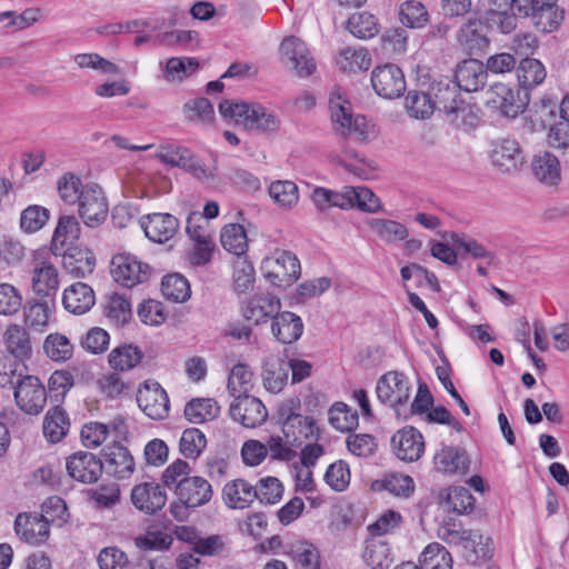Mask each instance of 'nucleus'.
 Instances as JSON below:
<instances>
[{
    "mask_svg": "<svg viewBox=\"0 0 569 569\" xmlns=\"http://www.w3.org/2000/svg\"><path fill=\"white\" fill-rule=\"evenodd\" d=\"M219 111L222 117L251 131L274 132L281 124L279 116L260 103L224 100L220 102Z\"/></svg>",
    "mask_w": 569,
    "mask_h": 569,
    "instance_id": "obj_1",
    "label": "nucleus"
},
{
    "mask_svg": "<svg viewBox=\"0 0 569 569\" xmlns=\"http://www.w3.org/2000/svg\"><path fill=\"white\" fill-rule=\"evenodd\" d=\"M174 495L177 500L170 505V513L182 522L189 517V510L202 507L211 500L213 490L207 479L190 476L177 486Z\"/></svg>",
    "mask_w": 569,
    "mask_h": 569,
    "instance_id": "obj_2",
    "label": "nucleus"
},
{
    "mask_svg": "<svg viewBox=\"0 0 569 569\" xmlns=\"http://www.w3.org/2000/svg\"><path fill=\"white\" fill-rule=\"evenodd\" d=\"M511 9L518 16L529 18L532 26L541 32L557 30L565 12L557 6V0H511Z\"/></svg>",
    "mask_w": 569,
    "mask_h": 569,
    "instance_id": "obj_3",
    "label": "nucleus"
},
{
    "mask_svg": "<svg viewBox=\"0 0 569 569\" xmlns=\"http://www.w3.org/2000/svg\"><path fill=\"white\" fill-rule=\"evenodd\" d=\"M260 269L266 280L278 288L291 286L301 273L299 259L286 250H276L271 256L266 257Z\"/></svg>",
    "mask_w": 569,
    "mask_h": 569,
    "instance_id": "obj_4",
    "label": "nucleus"
},
{
    "mask_svg": "<svg viewBox=\"0 0 569 569\" xmlns=\"http://www.w3.org/2000/svg\"><path fill=\"white\" fill-rule=\"evenodd\" d=\"M8 382L14 389L17 406L29 415L40 413L47 403V391L42 382L34 376H21L12 373ZM0 383H7L4 378Z\"/></svg>",
    "mask_w": 569,
    "mask_h": 569,
    "instance_id": "obj_5",
    "label": "nucleus"
},
{
    "mask_svg": "<svg viewBox=\"0 0 569 569\" xmlns=\"http://www.w3.org/2000/svg\"><path fill=\"white\" fill-rule=\"evenodd\" d=\"M329 108L337 133L343 137H355L360 141L367 138V119L360 114L353 117L350 111V103L342 99L340 93L335 91L330 93Z\"/></svg>",
    "mask_w": 569,
    "mask_h": 569,
    "instance_id": "obj_6",
    "label": "nucleus"
},
{
    "mask_svg": "<svg viewBox=\"0 0 569 569\" xmlns=\"http://www.w3.org/2000/svg\"><path fill=\"white\" fill-rule=\"evenodd\" d=\"M488 104L498 109L507 118H516L529 103V94L521 88H510L505 83H495L488 90Z\"/></svg>",
    "mask_w": 569,
    "mask_h": 569,
    "instance_id": "obj_7",
    "label": "nucleus"
},
{
    "mask_svg": "<svg viewBox=\"0 0 569 569\" xmlns=\"http://www.w3.org/2000/svg\"><path fill=\"white\" fill-rule=\"evenodd\" d=\"M110 272L116 282L132 288L149 279L151 268L133 254L118 253L111 260Z\"/></svg>",
    "mask_w": 569,
    "mask_h": 569,
    "instance_id": "obj_8",
    "label": "nucleus"
},
{
    "mask_svg": "<svg viewBox=\"0 0 569 569\" xmlns=\"http://www.w3.org/2000/svg\"><path fill=\"white\" fill-rule=\"evenodd\" d=\"M139 408L153 420L169 416L170 402L166 390L156 380H146L137 392Z\"/></svg>",
    "mask_w": 569,
    "mask_h": 569,
    "instance_id": "obj_9",
    "label": "nucleus"
},
{
    "mask_svg": "<svg viewBox=\"0 0 569 569\" xmlns=\"http://www.w3.org/2000/svg\"><path fill=\"white\" fill-rule=\"evenodd\" d=\"M371 84L376 93L386 99L399 98L406 90L403 72L393 63L376 67L371 73Z\"/></svg>",
    "mask_w": 569,
    "mask_h": 569,
    "instance_id": "obj_10",
    "label": "nucleus"
},
{
    "mask_svg": "<svg viewBox=\"0 0 569 569\" xmlns=\"http://www.w3.org/2000/svg\"><path fill=\"white\" fill-rule=\"evenodd\" d=\"M280 415L284 417L282 432L290 445L300 446L303 440L316 438L318 428L312 417L293 412L292 409L287 406L280 408Z\"/></svg>",
    "mask_w": 569,
    "mask_h": 569,
    "instance_id": "obj_11",
    "label": "nucleus"
},
{
    "mask_svg": "<svg viewBox=\"0 0 569 569\" xmlns=\"http://www.w3.org/2000/svg\"><path fill=\"white\" fill-rule=\"evenodd\" d=\"M79 216L88 227L94 228L102 223L108 216V204L102 189L96 183H87L84 193L77 202Z\"/></svg>",
    "mask_w": 569,
    "mask_h": 569,
    "instance_id": "obj_12",
    "label": "nucleus"
},
{
    "mask_svg": "<svg viewBox=\"0 0 569 569\" xmlns=\"http://www.w3.org/2000/svg\"><path fill=\"white\" fill-rule=\"evenodd\" d=\"M376 392L381 402L389 403L398 410L399 406L407 403L410 398V383L403 373L390 371L378 380Z\"/></svg>",
    "mask_w": 569,
    "mask_h": 569,
    "instance_id": "obj_13",
    "label": "nucleus"
},
{
    "mask_svg": "<svg viewBox=\"0 0 569 569\" xmlns=\"http://www.w3.org/2000/svg\"><path fill=\"white\" fill-rule=\"evenodd\" d=\"M281 53L291 63L292 70L300 78L311 76L317 63L307 44L293 36L286 38L280 46Z\"/></svg>",
    "mask_w": 569,
    "mask_h": 569,
    "instance_id": "obj_14",
    "label": "nucleus"
},
{
    "mask_svg": "<svg viewBox=\"0 0 569 569\" xmlns=\"http://www.w3.org/2000/svg\"><path fill=\"white\" fill-rule=\"evenodd\" d=\"M391 447L398 459L407 462L417 461L425 452L423 436L413 427H405L392 436Z\"/></svg>",
    "mask_w": 569,
    "mask_h": 569,
    "instance_id": "obj_15",
    "label": "nucleus"
},
{
    "mask_svg": "<svg viewBox=\"0 0 569 569\" xmlns=\"http://www.w3.org/2000/svg\"><path fill=\"white\" fill-rule=\"evenodd\" d=\"M66 468L68 475L80 482H96L103 470V463L93 453L79 451L67 459Z\"/></svg>",
    "mask_w": 569,
    "mask_h": 569,
    "instance_id": "obj_16",
    "label": "nucleus"
},
{
    "mask_svg": "<svg viewBox=\"0 0 569 569\" xmlns=\"http://www.w3.org/2000/svg\"><path fill=\"white\" fill-rule=\"evenodd\" d=\"M234 399L229 409L233 420L246 428H256L266 421L268 412L258 398L244 395Z\"/></svg>",
    "mask_w": 569,
    "mask_h": 569,
    "instance_id": "obj_17",
    "label": "nucleus"
},
{
    "mask_svg": "<svg viewBox=\"0 0 569 569\" xmlns=\"http://www.w3.org/2000/svg\"><path fill=\"white\" fill-rule=\"evenodd\" d=\"M32 291L41 297L53 299L59 289V273L51 261L36 258L31 271Z\"/></svg>",
    "mask_w": 569,
    "mask_h": 569,
    "instance_id": "obj_18",
    "label": "nucleus"
},
{
    "mask_svg": "<svg viewBox=\"0 0 569 569\" xmlns=\"http://www.w3.org/2000/svg\"><path fill=\"white\" fill-rule=\"evenodd\" d=\"M131 502L141 512L154 515L167 502L164 489L157 482H143L136 485L131 490Z\"/></svg>",
    "mask_w": 569,
    "mask_h": 569,
    "instance_id": "obj_19",
    "label": "nucleus"
},
{
    "mask_svg": "<svg viewBox=\"0 0 569 569\" xmlns=\"http://www.w3.org/2000/svg\"><path fill=\"white\" fill-rule=\"evenodd\" d=\"M147 238L157 243L172 239L179 230L178 219L170 213H150L140 219Z\"/></svg>",
    "mask_w": 569,
    "mask_h": 569,
    "instance_id": "obj_20",
    "label": "nucleus"
},
{
    "mask_svg": "<svg viewBox=\"0 0 569 569\" xmlns=\"http://www.w3.org/2000/svg\"><path fill=\"white\" fill-rule=\"evenodd\" d=\"M436 471L442 475H466L470 468V459L463 448L443 446L433 457Z\"/></svg>",
    "mask_w": 569,
    "mask_h": 569,
    "instance_id": "obj_21",
    "label": "nucleus"
},
{
    "mask_svg": "<svg viewBox=\"0 0 569 569\" xmlns=\"http://www.w3.org/2000/svg\"><path fill=\"white\" fill-rule=\"evenodd\" d=\"M16 535L27 543L41 545L50 533V527L41 516L19 513L14 520Z\"/></svg>",
    "mask_w": 569,
    "mask_h": 569,
    "instance_id": "obj_22",
    "label": "nucleus"
},
{
    "mask_svg": "<svg viewBox=\"0 0 569 569\" xmlns=\"http://www.w3.org/2000/svg\"><path fill=\"white\" fill-rule=\"evenodd\" d=\"M487 70L483 63L477 59L462 61L456 69L453 81L460 90L476 92L487 82Z\"/></svg>",
    "mask_w": 569,
    "mask_h": 569,
    "instance_id": "obj_23",
    "label": "nucleus"
},
{
    "mask_svg": "<svg viewBox=\"0 0 569 569\" xmlns=\"http://www.w3.org/2000/svg\"><path fill=\"white\" fill-rule=\"evenodd\" d=\"M254 485L242 478L228 481L222 489V500L230 509L249 508L257 500Z\"/></svg>",
    "mask_w": 569,
    "mask_h": 569,
    "instance_id": "obj_24",
    "label": "nucleus"
},
{
    "mask_svg": "<svg viewBox=\"0 0 569 569\" xmlns=\"http://www.w3.org/2000/svg\"><path fill=\"white\" fill-rule=\"evenodd\" d=\"M280 310V300L267 295H256L248 299L242 306V315L246 320L253 325L266 322L269 318L277 316Z\"/></svg>",
    "mask_w": 569,
    "mask_h": 569,
    "instance_id": "obj_25",
    "label": "nucleus"
},
{
    "mask_svg": "<svg viewBox=\"0 0 569 569\" xmlns=\"http://www.w3.org/2000/svg\"><path fill=\"white\" fill-rule=\"evenodd\" d=\"M103 468L118 479H127L134 471V460L130 451L120 443H113L104 452Z\"/></svg>",
    "mask_w": 569,
    "mask_h": 569,
    "instance_id": "obj_26",
    "label": "nucleus"
},
{
    "mask_svg": "<svg viewBox=\"0 0 569 569\" xmlns=\"http://www.w3.org/2000/svg\"><path fill=\"white\" fill-rule=\"evenodd\" d=\"M491 160L500 170L510 172L523 163L525 157L516 140L503 138L493 143Z\"/></svg>",
    "mask_w": 569,
    "mask_h": 569,
    "instance_id": "obj_27",
    "label": "nucleus"
},
{
    "mask_svg": "<svg viewBox=\"0 0 569 569\" xmlns=\"http://www.w3.org/2000/svg\"><path fill=\"white\" fill-rule=\"evenodd\" d=\"M361 557L371 569H388L395 561L389 541L378 537H369L365 540Z\"/></svg>",
    "mask_w": 569,
    "mask_h": 569,
    "instance_id": "obj_28",
    "label": "nucleus"
},
{
    "mask_svg": "<svg viewBox=\"0 0 569 569\" xmlns=\"http://www.w3.org/2000/svg\"><path fill=\"white\" fill-rule=\"evenodd\" d=\"M94 302V291L84 282L71 284L64 290L62 297L64 308L74 315L86 313L93 307Z\"/></svg>",
    "mask_w": 569,
    "mask_h": 569,
    "instance_id": "obj_29",
    "label": "nucleus"
},
{
    "mask_svg": "<svg viewBox=\"0 0 569 569\" xmlns=\"http://www.w3.org/2000/svg\"><path fill=\"white\" fill-rule=\"evenodd\" d=\"M487 31L488 27L482 21L469 20L459 30L458 41L470 54H477L489 44Z\"/></svg>",
    "mask_w": 569,
    "mask_h": 569,
    "instance_id": "obj_30",
    "label": "nucleus"
},
{
    "mask_svg": "<svg viewBox=\"0 0 569 569\" xmlns=\"http://www.w3.org/2000/svg\"><path fill=\"white\" fill-rule=\"evenodd\" d=\"M351 192H353L352 187H345L341 191L317 187L312 191L311 199L320 212H327L331 208L348 210L351 209V200L349 196Z\"/></svg>",
    "mask_w": 569,
    "mask_h": 569,
    "instance_id": "obj_31",
    "label": "nucleus"
},
{
    "mask_svg": "<svg viewBox=\"0 0 569 569\" xmlns=\"http://www.w3.org/2000/svg\"><path fill=\"white\" fill-rule=\"evenodd\" d=\"M449 239L461 257L468 256L475 260H483L487 264H491L496 259L493 251L469 234L451 232Z\"/></svg>",
    "mask_w": 569,
    "mask_h": 569,
    "instance_id": "obj_32",
    "label": "nucleus"
},
{
    "mask_svg": "<svg viewBox=\"0 0 569 569\" xmlns=\"http://www.w3.org/2000/svg\"><path fill=\"white\" fill-rule=\"evenodd\" d=\"M271 330L278 341L292 343L301 337L303 323L301 318L297 315L284 311L273 317Z\"/></svg>",
    "mask_w": 569,
    "mask_h": 569,
    "instance_id": "obj_33",
    "label": "nucleus"
},
{
    "mask_svg": "<svg viewBox=\"0 0 569 569\" xmlns=\"http://www.w3.org/2000/svg\"><path fill=\"white\" fill-rule=\"evenodd\" d=\"M284 555L301 568H320V553L316 546L307 540H296L287 543L284 547Z\"/></svg>",
    "mask_w": 569,
    "mask_h": 569,
    "instance_id": "obj_34",
    "label": "nucleus"
},
{
    "mask_svg": "<svg viewBox=\"0 0 569 569\" xmlns=\"http://www.w3.org/2000/svg\"><path fill=\"white\" fill-rule=\"evenodd\" d=\"M54 310V300L41 298L40 300L31 299L26 307V325L38 332L44 331L48 327L50 317Z\"/></svg>",
    "mask_w": 569,
    "mask_h": 569,
    "instance_id": "obj_35",
    "label": "nucleus"
},
{
    "mask_svg": "<svg viewBox=\"0 0 569 569\" xmlns=\"http://www.w3.org/2000/svg\"><path fill=\"white\" fill-rule=\"evenodd\" d=\"M451 546L460 548L462 557L470 563H476L488 555L483 536L478 530H465Z\"/></svg>",
    "mask_w": 569,
    "mask_h": 569,
    "instance_id": "obj_36",
    "label": "nucleus"
},
{
    "mask_svg": "<svg viewBox=\"0 0 569 569\" xmlns=\"http://www.w3.org/2000/svg\"><path fill=\"white\" fill-rule=\"evenodd\" d=\"M531 168L535 177L542 183L553 186L560 180V160L551 152L545 151L535 156Z\"/></svg>",
    "mask_w": 569,
    "mask_h": 569,
    "instance_id": "obj_37",
    "label": "nucleus"
},
{
    "mask_svg": "<svg viewBox=\"0 0 569 569\" xmlns=\"http://www.w3.org/2000/svg\"><path fill=\"white\" fill-rule=\"evenodd\" d=\"M519 86L522 90L535 88L541 84L547 76L542 62L535 58H522L516 69Z\"/></svg>",
    "mask_w": 569,
    "mask_h": 569,
    "instance_id": "obj_38",
    "label": "nucleus"
},
{
    "mask_svg": "<svg viewBox=\"0 0 569 569\" xmlns=\"http://www.w3.org/2000/svg\"><path fill=\"white\" fill-rule=\"evenodd\" d=\"M367 226L386 243H396L409 236L407 227L396 220L370 218Z\"/></svg>",
    "mask_w": 569,
    "mask_h": 569,
    "instance_id": "obj_39",
    "label": "nucleus"
},
{
    "mask_svg": "<svg viewBox=\"0 0 569 569\" xmlns=\"http://www.w3.org/2000/svg\"><path fill=\"white\" fill-rule=\"evenodd\" d=\"M399 21L411 29H421L429 22V12L426 6L418 0H406L399 4Z\"/></svg>",
    "mask_w": 569,
    "mask_h": 569,
    "instance_id": "obj_40",
    "label": "nucleus"
},
{
    "mask_svg": "<svg viewBox=\"0 0 569 569\" xmlns=\"http://www.w3.org/2000/svg\"><path fill=\"white\" fill-rule=\"evenodd\" d=\"M96 264V258L89 250L73 249L63 256L64 269L74 277L84 278L90 274Z\"/></svg>",
    "mask_w": 569,
    "mask_h": 569,
    "instance_id": "obj_41",
    "label": "nucleus"
},
{
    "mask_svg": "<svg viewBox=\"0 0 569 569\" xmlns=\"http://www.w3.org/2000/svg\"><path fill=\"white\" fill-rule=\"evenodd\" d=\"M220 407L211 398H197L189 401L184 407V417L192 423H202L217 418Z\"/></svg>",
    "mask_w": 569,
    "mask_h": 569,
    "instance_id": "obj_42",
    "label": "nucleus"
},
{
    "mask_svg": "<svg viewBox=\"0 0 569 569\" xmlns=\"http://www.w3.org/2000/svg\"><path fill=\"white\" fill-rule=\"evenodd\" d=\"M4 337L8 351L17 359L23 360L31 356V341L24 328L18 325L9 326Z\"/></svg>",
    "mask_w": 569,
    "mask_h": 569,
    "instance_id": "obj_43",
    "label": "nucleus"
},
{
    "mask_svg": "<svg viewBox=\"0 0 569 569\" xmlns=\"http://www.w3.org/2000/svg\"><path fill=\"white\" fill-rule=\"evenodd\" d=\"M70 427L67 413L59 407L49 410L43 421V433L50 442H59Z\"/></svg>",
    "mask_w": 569,
    "mask_h": 569,
    "instance_id": "obj_44",
    "label": "nucleus"
},
{
    "mask_svg": "<svg viewBox=\"0 0 569 569\" xmlns=\"http://www.w3.org/2000/svg\"><path fill=\"white\" fill-rule=\"evenodd\" d=\"M431 90L435 97L432 99L435 109L443 112V114L462 101L460 89L453 81H440Z\"/></svg>",
    "mask_w": 569,
    "mask_h": 569,
    "instance_id": "obj_45",
    "label": "nucleus"
},
{
    "mask_svg": "<svg viewBox=\"0 0 569 569\" xmlns=\"http://www.w3.org/2000/svg\"><path fill=\"white\" fill-rule=\"evenodd\" d=\"M222 247L236 254L241 256L248 249V238L244 228L239 223H230L222 228L220 234Z\"/></svg>",
    "mask_w": 569,
    "mask_h": 569,
    "instance_id": "obj_46",
    "label": "nucleus"
},
{
    "mask_svg": "<svg viewBox=\"0 0 569 569\" xmlns=\"http://www.w3.org/2000/svg\"><path fill=\"white\" fill-rule=\"evenodd\" d=\"M419 569H452L451 555L440 543L432 542L421 553Z\"/></svg>",
    "mask_w": 569,
    "mask_h": 569,
    "instance_id": "obj_47",
    "label": "nucleus"
},
{
    "mask_svg": "<svg viewBox=\"0 0 569 569\" xmlns=\"http://www.w3.org/2000/svg\"><path fill=\"white\" fill-rule=\"evenodd\" d=\"M328 419L330 425L341 432H349L356 429L359 423L358 412L343 402L332 405L329 409Z\"/></svg>",
    "mask_w": 569,
    "mask_h": 569,
    "instance_id": "obj_48",
    "label": "nucleus"
},
{
    "mask_svg": "<svg viewBox=\"0 0 569 569\" xmlns=\"http://www.w3.org/2000/svg\"><path fill=\"white\" fill-rule=\"evenodd\" d=\"M103 312L116 325L126 323L132 316L130 301L119 293L106 296Z\"/></svg>",
    "mask_w": 569,
    "mask_h": 569,
    "instance_id": "obj_49",
    "label": "nucleus"
},
{
    "mask_svg": "<svg viewBox=\"0 0 569 569\" xmlns=\"http://www.w3.org/2000/svg\"><path fill=\"white\" fill-rule=\"evenodd\" d=\"M161 292L167 300L184 302L191 296L190 284L181 274L173 273L163 277Z\"/></svg>",
    "mask_w": 569,
    "mask_h": 569,
    "instance_id": "obj_50",
    "label": "nucleus"
},
{
    "mask_svg": "<svg viewBox=\"0 0 569 569\" xmlns=\"http://www.w3.org/2000/svg\"><path fill=\"white\" fill-rule=\"evenodd\" d=\"M347 29L359 39H369L379 32V24L373 14L362 11L348 19Z\"/></svg>",
    "mask_w": 569,
    "mask_h": 569,
    "instance_id": "obj_51",
    "label": "nucleus"
},
{
    "mask_svg": "<svg viewBox=\"0 0 569 569\" xmlns=\"http://www.w3.org/2000/svg\"><path fill=\"white\" fill-rule=\"evenodd\" d=\"M476 499L465 487H451L448 489L443 506L458 515H466L473 510Z\"/></svg>",
    "mask_w": 569,
    "mask_h": 569,
    "instance_id": "obj_52",
    "label": "nucleus"
},
{
    "mask_svg": "<svg viewBox=\"0 0 569 569\" xmlns=\"http://www.w3.org/2000/svg\"><path fill=\"white\" fill-rule=\"evenodd\" d=\"M446 120L453 127L463 131L473 130L480 122V119L473 108L465 102H459L456 108H452L445 114Z\"/></svg>",
    "mask_w": 569,
    "mask_h": 569,
    "instance_id": "obj_53",
    "label": "nucleus"
},
{
    "mask_svg": "<svg viewBox=\"0 0 569 569\" xmlns=\"http://www.w3.org/2000/svg\"><path fill=\"white\" fill-rule=\"evenodd\" d=\"M142 359L138 347L123 345L114 348L109 355V363L114 370L126 371L134 368Z\"/></svg>",
    "mask_w": 569,
    "mask_h": 569,
    "instance_id": "obj_54",
    "label": "nucleus"
},
{
    "mask_svg": "<svg viewBox=\"0 0 569 569\" xmlns=\"http://www.w3.org/2000/svg\"><path fill=\"white\" fill-rule=\"evenodd\" d=\"M84 187L81 179L72 172H66L57 180L59 197L67 204H76L84 193Z\"/></svg>",
    "mask_w": 569,
    "mask_h": 569,
    "instance_id": "obj_55",
    "label": "nucleus"
},
{
    "mask_svg": "<svg viewBox=\"0 0 569 569\" xmlns=\"http://www.w3.org/2000/svg\"><path fill=\"white\" fill-rule=\"evenodd\" d=\"M269 194L279 207L287 209L295 207L299 200L298 187L290 180L273 181L269 186Z\"/></svg>",
    "mask_w": 569,
    "mask_h": 569,
    "instance_id": "obj_56",
    "label": "nucleus"
},
{
    "mask_svg": "<svg viewBox=\"0 0 569 569\" xmlns=\"http://www.w3.org/2000/svg\"><path fill=\"white\" fill-rule=\"evenodd\" d=\"M49 219V209L39 204H31L21 211L20 228L24 233H36L47 224Z\"/></svg>",
    "mask_w": 569,
    "mask_h": 569,
    "instance_id": "obj_57",
    "label": "nucleus"
},
{
    "mask_svg": "<svg viewBox=\"0 0 569 569\" xmlns=\"http://www.w3.org/2000/svg\"><path fill=\"white\" fill-rule=\"evenodd\" d=\"M337 63L343 71L358 72L369 69L371 57L365 48H347L341 51Z\"/></svg>",
    "mask_w": 569,
    "mask_h": 569,
    "instance_id": "obj_58",
    "label": "nucleus"
},
{
    "mask_svg": "<svg viewBox=\"0 0 569 569\" xmlns=\"http://www.w3.org/2000/svg\"><path fill=\"white\" fill-rule=\"evenodd\" d=\"M253 373L247 365H236L228 378V390L233 398L248 395L252 387Z\"/></svg>",
    "mask_w": 569,
    "mask_h": 569,
    "instance_id": "obj_59",
    "label": "nucleus"
},
{
    "mask_svg": "<svg viewBox=\"0 0 569 569\" xmlns=\"http://www.w3.org/2000/svg\"><path fill=\"white\" fill-rule=\"evenodd\" d=\"M46 355L53 361H67L72 357L73 345L61 333L49 335L43 342Z\"/></svg>",
    "mask_w": 569,
    "mask_h": 569,
    "instance_id": "obj_60",
    "label": "nucleus"
},
{
    "mask_svg": "<svg viewBox=\"0 0 569 569\" xmlns=\"http://www.w3.org/2000/svg\"><path fill=\"white\" fill-rule=\"evenodd\" d=\"M408 113L417 119H427L435 111V103L429 93L423 91H409L406 97Z\"/></svg>",
    "mask_w": 569,
    "mask_h": 569,
    "instance_id": "obj_61",
    "label": "nucleus"
},
{
    "mask_svg": "<svg viewBox=\"0 0 569 569\" xmlns=\"http://www.w3.org/2000/svg\"><path fill=\"white\" fill-rule=\"evenodd\" d=\"M207 446L206 436L197 428H189L182 432L179 448L188 459H197Z\"/></svg>",
    "mask_w": 569,
    "mask_h": 569,
    "instance_id": "obj_62",
    "label": "nucleus"
},
{
    "mask_svg": "<svg viewBox=\"0 0 569 569\" xmlns=\"http://www.w3.org/2000/svg\"><path fill=\"white\" fill-rule=\"evenodd\" d=\"M199 68L196 58H170L166 63L164 77L169 81H182L193 74Z\"/></svg>",
    "mask_w": 569,
    "mask_h": 569,
    "instance_id": "obj_63",
    "label": "nucleus"
},
{
    "mask_svg": "<svg viewBox=\"0 0 569 569\" xmlns=\"http://www.w3.org/2000/svg\"><path fill=\"white\" fill-rule=\"evenodd\" d=\"M547 140L552 149L561 151L562 162L569 167V123L560 121L552 124L549 128Z\"/></svg>",
    "mask_w": 569,
    "mask_h": 569,
    "instance_id": "obj_64",
    "label": "nucleus"
}]
</instances>
